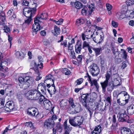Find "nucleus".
Returning a JSON list of instances; mask_svg holds the SVG:
<instances>
[{"instance_id": "nucleus-1", "label": "nucleus", "mask_w": 134, "mask_h": 134, "mask_svg": "<svg viewBox=\"0 0 134 134\" xmlns=\"http://www.w3.org/2000/svg\"><path fill=\"white\" fill-rule=\"evenodd\" d=\"M25 96L28 99L30 100H39V103L42 104L46 98L40 92L36 89H34L28 91L25 93Z\"/></svg>"}, {"instance_id": "nucleus-2", "label": "nucleus", "mask_w": 134, "mask_h": 134, "mask_svg": "<svg viewBox=\"0 0 134 134\" xmlns=\"http://www.w3.org/2000/svg\"><path fill=\"white\" fill-rule=\"evenodd\" d=\"M84 120L85 119L83 117L80 116H76L70 118L69 122V123L74 126H80L83 124Z\"/></svg>"}, {"instance_id": "nucleus-3", "label": "nucleus", "mask_w": 134, "mask_h": 134, "mask_svg": "<svg viewBox=\"0 0 134 134\" xmlns=\"http://www.w3.org/2000/svg\"><path fill=\"white\" fill-rule=\"evenodd\" d=\"M126 113V111L124 108L121 109V110L118 114L117 116L119 121H126L129 119V116L127 115Z\"/></svg>"}, {"instance_id": "nucleus-4", "label": "nucleus", "mask_w": 134, "mask_h": 134, "mask_svg": "<svg viewBox=\"0 0 134 134\" xmlns=\"http://www.w3.org/2000/svg\"><path fill=\"white\" fill-rule=\"evenodd\" d=\"M52 76L51 75L49 74L48 75V76L46 77V80L44 81V83H42V84L41 83L38 86H40L41 85L42 86L41 88V90L43 93H44L46 90V87L45 86V83H48V81L49 80L51 82L53 83V80L52 79Z\"/></svg>"}, {"instance_id": "nucleus-5", "label": "nucleus", "mask_w": 134, "mask_h": 134, "mask_svg": "<svg viewBox=\"0 0 134 134\" xmlns=\"http://www.w3.org/2000/svg\"><path fill=\"white\" fill-rule=\"evenodd\" d=\"M90 71L93 76H97L99 73L100 70L97 65L95 64H93L90 66Z\"/></svg>"}, {"instance_id": "nucleus-6", "label": "nucleus", "mask_w": 134, "mask_h": 134, "mask_svg": "<svg viewBox=\"0 0 134 134\" xmlns=\"http://www.w3.org/2000/svg\"><path fill=\"white\" fill-rule=\"evenodd\" d=\"M40 18L38 17H36L34 19V24L32 25V29L33 32H35V34H37V32L40 30V23H41V21L40 20Z\"/></svg>"}, {"instance_id": "nucleus-7", "label": "nucleus", "mask_w": 134, "mask_h": 134, "mask_svg": "<svg viewBox=\"0 0 134 134\" xmlns=\"http://www.w3.org/2000/svg\"><path fill=\"white\" fill-rule=\"evenodd\" d=\"M86 77H88V80L91 84V86L92 87L94 85L95 87L96 90L97 91H98L99 88V85L97 83V81L96 80H92L91 77L89 75L88 73H86V75L85 76Z\"/></svg>"}, {"instance_id": "nucleus-8", "label": "nucleus", "mask_w": 134, "mask_h": 134, "mask_svg": "<svg viewBox=\"0 0 134 134\" xmlns=\"http://www.w3.org/2000/svg\"><path fill=\"white\" fill-rule=\"evenodd\" d=\"M14 103L13 101H8L6 103L4 106V109L7 112L11 111L14 109Z\"/></svg>"}, {"instance_id": "nucleus-9", "label": "nucleus", "mask_w": 134, "mask_h": 134, "mask_svg": "<svg viewBox=\"0 0 134 134\" xmlns=\"http://www.w3.org/2000/svg\"><path fill=\"white\" fill-rule=\"evenodd\" d=\"M25 80H26V82L24 85V87H23L25 89L27 88L30 85H31L34 81L33 77L28 76L25 77Z\"/></svg>"}, {"instance_id": "nucleus-10", "label": "nucleus", "mask_w": 134, "mask_h": 134, "mask_svg": "<svg viewBox=\"0 0 134 134\" xmlns=\"http://www.w3.org/2000/svg\"><path fill=\"white\" fill-rule=\"evenodd\" d=\"M43 105L45 108L47 110H53L54 107L52 106V104L51 101L47 100L46 98L43 101Z\"/></svg>"}, {"instance_id": "nucleus-11", "label": "nucleus", "mask_w": 134, "mask_h": 134, "mask_svg": "<svg viewBox=\"0 0 134 134\" xmlns=\"http://www.w3.org/2000/svg\"><path fill=\"white\" fill-rule=\"evenodd\" d=\"M112 74L113 75H116L117 74L116 68L114 65L109 69L108 71L106 73L105 75L110 78Z\"/></svg>"}, {"instance_id": "nucleus-12", "label": "nucleus", "mask_w": 134, "mask_h": 134, "mask_svg": "<svg viewBox=\"0 0 134 134\" xmlns=\"http://www.w3.org/2000/svg\"><path fill=\"white\" fill-rule=\"evenodd\" d=\"M104 38V35L102 32L100 34H96V36L93 37V40L96 43H100L103 40Z\"/></svg>"}, {"instance_id": "nucleus-13", "label": "nucleus", "mask_w": 134, "mask_h": 134, "mask_svg": "<svg viewBox=\"0 0 134 134\" xmlns=\"http://www.w3.org/2000/svg\"><path fill=\"white\" fill-rule=\"evenodd\" d=\"M105 80L103 82H101L100 84L102 88V91L103 93L106 91V89L109 85V80L110 78L105 75Z\"/></svg>"}, {"instance_id": "nucleus-14", "label": "nucleus", "mask_w": 134, "mask_h": 134, "mask_svg": "<svg viewBox=\"0 0 134 134\" xmlns=\"http://www.w3.org/2000/svg\"><path fill=\"white\" fill-rule=\"evenodd\" d=\"M7 62L6 60H2V62L0 64V70L3 72H7L8 71V68L6 67L8 65Z\"/></svg>"}, {"instance_id": "nucleus-15", "label": "nucleus", "mask_w": 134, "mask_h": 134, "mask_svg": "<svg viewBox=\"0 0 134 134\" xmlns=\"http://www.w3.org/2000/svg\"><path fill=\"white\" fill-rule=\"evenodd\" d=\"M27 114L31 116H36L38 114V112L35 109L33 108L28 109Z\"/></svg>"}, {"instance_id": "nucleus-16", "label": "nucleus", "mask_w": 134, "mask_h": 134, "mask_svg": "<svg viewBox=\"0 0 134 134\" xmlns=\"http://www.w3.org/2000/svg\"><path fill=\"white\" fill-rule=\"evenodd\" d=\"M54 121L49 119L45 120L44 122V126L47 127H53L54 126Z\"/></svg>"}, {"instance_id": "nucleus-17", "label": "nucleus", "mask_w": 134, "mask_h": 134, "mask_svg": "<svg viewBox=\"0 0 134 134\" xmlns=\"http://www.w3.org/2000/svg\"><path fill=\"white\" fill-rule=\"evenodd\" d=\"M36 9L35 8H30V10L23 14L24 15L27 17H32L35 14Z\"/></svg>"}, {"instance_id": "nucleus-18", "label": "nucleus", "mask_w": 134, "mask_h": 134, "mask_svg": "<svg viewBox=\"0 0 134 134\" xmlns=\"http://www.w3.org/2000/svg\"><path fill=\"white\" fill-rule=\"evenodd\" d=\"M3 8L0 5V20L2 21V24L4 25L5 21V13L3 12Z\"/></svg>"}, {"instance_id": "nucleus-19", "label": "nucleus", "mask_w": 134, "mask_h": 134, "mask_svg": "<svg viewBox=\"0 0 134 134\" xmlns=\"http://www.w3.org/2000/svg\"><path fill=\"white\" fill-rule=\"evenodd\" d=\"M75 51L78 54L80 53L82 49L81 43L78 42L76 43L75 46Z\"/></svg>"}, {"instance_id": "nucleus-20", "label": "nucleus", "mask_w": 134, "mask_h": 134, "mask_svg": "<svg viewBox=\"0 0 134 134\" xmlns=\"http://www.w3.org/2000/svg\"><path fill=\"white\" fill-rule=\"evenodd\" d=\"M70 4L77 9H80L82 6V4L78 1H76L75 3L71 2H70Z\"/></svg>"}, {"instance_id": "nucleus-21", "label": "nucleus", "mask_w": 134, "mask_h": 134, "mask_svg": "<svg viewBox=\"0 0 134 134\" xmlns=\"http://www.w3.org/2000/svg\"><path fill=\"white\" fill-rule=\"evenodd\" d=\"M101 131V126L99 125L96 126L93 131L91 132V134H99Z\"/></svg>"}, {"instance_id": "nucleus-22", "label": "nucleus", "mask_w": 134, "mask_h": 134, "mask_svg": "<svg viewBox=\"0 0 134 134\" xmlns=\"http://www.w3.org/2000/svg\"><path fill=\"white\" fill-rule=\"evenodd\" d=\"M104 98L105 100L104 101L107 102V106L109 107L111 104V95L110 94L105 95V96Z\"/></svg>"}, {"instance_id": "nucleus-23", "label": "nucleus", "mask_w": 134, "mask_h": 134, "mask_svg": "<svg viewBox=\"0 0 134 134\" xmlns=\"http://www.w3.org/2000/svg\"><path fill=\"white\" fill-rule=\"evenodd\" d=\"M107 105L105 107H103V104L102 103H98L96 106L97 109L100 111H103L107 109Z\"/></svg>"}, {"instance_id": "nucleus-24", "label": "nucleus", "mask_w": 134, "mask_h": 134, "mask_svg": "<svg viewBox=\"0 0 134 134\" xmlns=\"http://www.w3.org/2000/svg\"><path fill=\"white\" fill-rule=\"evenodd\" d=\"M18 80L20 83L19 84V86L23 88L24 87V84L25 83L26 80H25V77H19L18 78Z\"/></svg>"}, {"instance_id": "nucleus-25", "label": "nucleus", "mask_w": 134, "mask_h": 134, "mask_svg": "<svg viewBox=\"0 0 134 134\" xmlns=\"http://www.w3.org/2000/svg\"><path fill=\"white\" fill-rule=\"evenodd\" d=\"M131 131L128 128L125 127H123L121 130V134H131Z\"/></svg>"}, {"instance_id": "nucleus-26", "label": "nucleus", "mask_w": 134, "mask_h": 134, "mask_svg": "<svg viewBox=\"0 0 134 134\" xmlns=\"http://www.w3.org/2000/svg\"><path fill=\"white\" fill-rule=\"evenodd\" d=\"M127 111L128 114L132 115L134 114V104L128 107Z\"/></svg>"}, {"instance_id": "nucleus-27", "label": "nucleus", "mask_w": 134, "mask_h": 134, "mask_svg": "<svg viewBox=\"0 0 134 134\" xmlns=\"http://www.w3.org/2000/svg\"><path fill=\"white\" fill-rule=\"evenodd\" d=\"M52 32L55 36H57L58 35L60 34V29L57 26L55 25L54 26V31H52Z\"/></svg>"}, {"instance_id": "nucleus-28", "label": "nucleus", "mask_w": 134, "mask_h": 134, "mask_svg": "<svg viewBox=\"0 0 134 134\" xmlns=\"http://www.w3.org/2000/svg\"><path fill=\"white\" fill-rule=\"evenodd\" d=\"M93 50L95 53V55L97 56L100 55L102 52V49L101 47L99 48L94 47L93 48Z\"/></svg>"}, {"instance_id": "nucleus-29", "label": "nucleus", "mask_w": 134, "mask_h": 134, "mask_svg": "<svg viewBox=\"0 0 134 134\" xmlns=\"http://www.w3.org/2000/svg\"><path fill=\"white\" fill-rule=\"evenodd\" d=\"M87 35V34H84L82 33L81 34V38L83 41H84L86 40H88V39H90L91 38H92L93 36V34L92 35H91V36L90 37H89V35Z\"/></svg>"}, {"instance_id": "nucleus-30", "label": "nucleus", "mask_w": 134, "mask_h": 134, "mask_svg": "<svg viewBox=\"0 0 134 134\" xmlns=\"http://www.w3.org/2000/svg\"><path fill=\"white\" fill-rule=\"evenodd\" d=\"M64 126L65 131L70 132L72 130V127H70V125H68L67 124V121L66 120L64 122Z\"/></svg>"}, {"instance_id": "nucleus-31", "label": "nucleus", "mask_w": 134, "mask_h": 134, "mask_svg": "<svg viewBox=\"0 0 134 134\" xmlns=\"http://www.w3.org/2000/svg\"><path fill=\"white\" fill-rule=\"evenodd\" d=\"M75 112L74 113H76L80 112L81 110V105L79 104H76V105L74 108Z\"/></svg>"}, {"instance_id": "nucleus-32", "label": "nucleus", "mask_w": 134, "mask_h": 134, "mask_svg": "<svg viewBox=\"0 0 134 134\" xmlns=\"http://www.w3.org/2000/svg\"><path fill=\"white\" fill-rule=\"evenodd\" d=\"M48 92L50 93H54V94L55 91V89L54 85L53 83L51 87L49 89H47Z\"/></svg>"}, {"instance_id": "nucleus-33", "label": "nucleus", "mask_w": 134, "mask_h": 134, "mask_svg": "<svg viewBox=\"0 0 134 134\" xmlns=\"http://www.w3.org/2000/svg\"><path fill=\"white\" fill-rule=\"evenodd\" d=\"M84 59V56L83 55H79L77 57L76 60L79 64H81L82 61Z\"/></svg>"}, {"instance_id": "nucleus-34", "label": "nucleus", "mask_w": 134, "mask_h": 134, "mask_svg": "<svg viewBox=\"0 0 134 134\" xmlns=\"http://www.w3.org/2000/svg\"><path fill=\"white\" fill-rule=\"evenodd\" d=\"M85 22V20L82 18H79L76 21V24L78 26L83 24Z\"/></svg>"}, {"instance_id": "nucleus-35", "label": "nucleus", "mask_w": 134, "mask_h": 134, "mask_svg": "<svg viewBox=\"0 0 134 134\" xmlns=\"http://www.w3.org/2000/svg\"><path fill=\"white\" fill-rule=\"evenodd\" d=\"M116 99H117V103L120 105H124L127 102L128 100L127 99L125 100V103L124 102L123 100L120 101V98H118V96L116 97Z\"/></svg>"}, {"instance_id": "nucleus-36", "label": "nucleus", "mask_w": 134, "mask_h": 134, "mask_svg": "<svg viewBox=\"0 0 134 134\" xmlns=\"http://www.w3.org/2000/svg\"><path fill=\"white\" fill-rule=\"evenodd\" d=\"M90 42L88 40L84 41L82 44V48L83 49H85V48H88L90 46Z\"/></svg>"}, {"instance_id": "nucleus-37", "label": "nucleus", "mask_w": 134, "mask_h": 134, "mask_svg": "<svg viewBox=\"0 0 134 134\" xmlns=\"http://www.w3.org/2000/svg\"><path fill=\"white\" fill-rule=\"evenodd\" d=\"M15 55L18 58H21L23 57L24 54L22 52L17 51L15 53Z\"/></svg>"}, {"instance_id": "nucleus-38", "label": "nucleus", "mask_w": 134, "mask_h": 134, "mask_svg": "<svg viewBox=\"0 0 134 134\" xmlns=\"http://www.w3.org/2000/svg\"><path fill=\"white\" fill-rule=\"evenodd\" d=\"M74 99L72 98H70L69 100V105L72 108H74L76 105L74 102Z\"/></svg>"}, {"instance_id": "nucleus-39", "label": "nucleus", "mask_w": 134, "mask_h": 134, "mask_svg": "<svg viewBox=\"0 0 134 134\" xmlns=\"http://www.w3.org/2000/svg\"><path fill=\"white\" fill-rule=\"evenodd\" d=\"M62 71L63 73H64L66 75H69L71 73L70 71L66 68L62 69Z\"/></svg>"}, {"instance_id": "nucleus-40", "label": "nucleus", "mask_w": 134, "mask_h": 134, "mask_svg": "<svg viewBox=\"0 0 134 134\" xmlns=\"http://www.w3.org/2000/svg\"><path fill=\"white\" fill-rule=\"evenodd\" d=\"M114 87V85L113 84H112L111 82L109 83L107 89L108 91H112Z\"/></svg>"}, {"instance_id": "nucleus-41", "label": "nucleus", "mask_w": 134, "mask_h": 134, "mask_svg": "<svg viewBox=\"0 0 134 134\" xmlns=\"http://www.w3.org/2000/svg\"><path fill=\"white\" fill-rule=\"evenodd\" d=\"M60 107L63 108H66V106L67 105L66 101L65 100H62L60 102Z\"/></svg>"}, {"instance_id": "nucleus-42", "label": "nucleus", "mask_w": 134, "mask_h": 134, "mask_svg": "<svg viewBox=\"0 0 134 134\" xmlns=\"http://www.w3.org/2000/svg\"><path fill=\"white\" fill-rule=\"evenodd\" d=\"M116 16L118 19L120 20L122 19L125 17L124 15L120 12H118L117 13Z\"/></svg>"}, {"instance_id": "nucleus-43", "label": "nucleus", "mask_w": 134, "mask_h": 134, "mask_svg": "<svg viewBox=\"0 0 134 134\" xmlns=\"http://www.w3.org/2000/svg\"><path fill=\"white\" fill-rule=\"evenodd\" d=\"M25 126L29 127L30 129H33L34 128L33 125L31 122H27L25 123Z\"/></svg>"}, {"instance_id": "nucleus-44", "label": "nucleus", "mask_w": 134, "mask_h": 134, "mask_svg": "<svg viewBox=\"0 0 134 134\" xmlns=\"http://www.w3.org/2000/svg\"><path fill=\"white\" fill-rule=\"evenodd\" d=\"M89 95V94L87 93L82 94L81 95V98L83 101H86Z\"/></svg>"}, {"instance_id": "nucleus-45", "label": "nucleus", "mask_w": 134, "mask_h": 134, "mask_svg": "<svg viewBox=\"0 0 134 134\" xmlns=\"http://www.w3.org/2000/svg\"><path fill=\"white\" fill-rule=\"evenodd\" d=\"M118 125L117 123H113L111 127L112 131H115L118 129Z\"/></svg>"}, {"instance_id": "nucleus-46", "label": "nucleus", "mask_w": 134, "mask_h": 134, "mask_svg": "<svg viewBox=\"0 0 134 134\" xmlns=\"http://www.w3.org/2000/svg\"><path fill=\"white\" fill-rule=\"evenodd\" d=\"M92 31H91V30L90 29V28L88 29H86L85 31L83 33L84 34H87V35L89 34V37H90L91 35H92Z\"/></svg>"}, {"instance_id": "nucleus-47", "label": "nucleus", "mask_w": 134, "mask_h": 134, "mask_svg": "<svg viewBox=\"0 0 134 134\" xmlns=\"http://www.w3.org/2000/svg\"><path fill=\"white\" fill-rule=\"evenodd\" d=\"M47 14L45 13H42L41 14V15L40 17H38L40 18V20L41 19H46L47 18Z\"/></svg>"}, {"instance_id": "nucleus-48", "label": "nucleus", "mask_w": 134, "mask_h": 134, "mask_svg": "<svg viewBox=\"0 0 134 134\" xmlns=\"http://www.w3.org/2000/svg\"><path fill=\"white\" fill-rule=\"evenodd\" d=\"M0 22L1 23V24L3 25V26H4V32L7 33L8 32H9L10 31V29L7 26H6L5 25V24L6 21H5V24H4V25L2 24V21L0 20Z\"/></svg>"}, {"instance_id": "nucleus-49", "label": "nucleus", "mask_w": 134, "mask_h": 134, "mask_svg": "<svg viewBox=\"0 0 134 134\" xmlns=\"http://www.w3.org/2000/svg\"><path fill=\"white\" fill-rule=\"evenodd\" d=\"M87 8L86 7H84L83 8L81 12V13L82 15H86L87 13Z\"/></svg>"}, {"instance_id": "nucleus-50", "label": "nucleus", "mask_w": 134, "mask_h": 134, "mask_svg": "<svg viewBox=\"0 0 134 134\" xmlns=\"http://www.w3.org/2000/svg\"><path fill=\"white\" fill-rule=\"evenodd\" d=\"M128 63V61L126 60L122 62L121 65V68L122 69H124L127 66V63Z\"/></svg>"}, {"instance_id": "nucleus-51", "label": "nucleus", "mask_w": 134, "mask_h": 134, "mask_svg": "<svg viewBox=\"0 0 134 134\" xmlns=\"http://www.w3.org/2000/svg\"><path fill=\"white\" fill-rule=\"evenodd\" d=\"M134 3V0H128L126 2V4L128 6L132 5Z\"/></svg>"}, {"instance_id": "nucleus-52", "label": "nucleus", "mask_w": 134, "mask_h": 134, "mask_svg": "<svg viewBox=\"0 0 134 134\" xmlns=\"http://www.w3.org/2000/svg\"><path fill=\"white\" fill-rule=\"evenodd\" d=\"M76 82L77 83L76 85H78L82 83L83 82V80L82 78L79 79L77 80L76 81Z\"/></svg>"}, {"instance_id": "nucleus-53", "label": "nucleus", "mask_w": 134, "mask_h": 134, "mask_svg": "<svg viewBox=\"0 0 134 134\" xmlns=\"http://www.w3.org/2000/svg\"><path fill=\"white\" fill-rule=\"evenodd\" d=\"M29 2L26 0H22V4L23 5L28 6Z\"/></svg>"}, {"instance_id": "nucleus-54", "label": "nucleus", "mask_w": 134, "mask_h": 134, "mask_svg": "<svg viewBox=\"0 0 134 134\" xmlns=\"http://www.w3.org/2000/svg\"><path fill=\"white\" fill-rule=\"evenodd\" d=\"M122 57L123 58L125 59L126 60H127V54L126 52L125 51H124L122 53Z\"/></svg>"}, {"instance_id": "nucleus-55", "label": "nucleus", "mask_w": 134, "mask_h": 134, "mask_svg": "<svg viewBox=\"0 0 134 134\" xmlns=\"http://www.w3.org/2000/svg\"><path fill=\"white\" fill-rule=\"evenodd\" d=\"M106 7L108 10L109 11L112 8V6L108 3H107L106 4Z\"/></svg>"}, {"instance_id": "nucleus-56", "label": "nucleus", "mask_w": 134, "mask_h": 134, "mask_svg": "<svg viewBox=\"0 0 134 134\" xmlns=\"http://www.w3.org/2000/svg\"><path fill=\"white\" fill-rule=\"evenodd\" d=\"M111 25L113 27H116L118 26V23L113 20L111 22Z\"/></svg>"}, {"instance_id": "nucleus-57", "label": "nucleus", "mask_w": 134, "mask_h": 134, "mask_svg": "<svg viewBox=\"0 0 134 134\" xmlns=\"http://www.w3.org/2000/svg\"><path fill=\"white\" fill-rule=\"evenodd\" d=\"M4 101L1 99H0V108H1L4 106Z\"/></svg>"}, {"instance_id": "nucleus-58", "label": "nucleus", "mask_w": 134, "mask_h": 134, "mask_svg": "<svg viewBox=\"0 0 134 134\" xmlns=\"http://www.w3.org/2000/svg\"><path fill=\"white\" fill-rule=\"evenodd\" d=\"M67 41L66 40H65L61 42L60 43L61 45H63L64 46V48L67 47Z\"/></svg>"}, {"instance_id": "nucleus-59", "label": "nucleus", "mask_w": 134, "mask_h": 134, "mask_svg": "<svg viewBox=\"0 0 134 134\" xmlns=\"http://www.w3.org/2000/svg\"><path fill=\"white\" fill-rule=\"evenodd\" d=\"M75 54V53L74 51H71V53L70 56L72 57V58L74 59H75L76 58Z\"/></svg>"}, {"instance_id": "nucleus-60", "label": "nucleus", "mask_w": 134, "mask_h": 134, "mask_svg": "<svg viewBox=\"0 0 134 134\" xmlns=\"http://www.w3.org/2000/svg\"><path fill=\"white\" fill-rule=\"evenodd\" d=\"M93 48H94V47L91 46L87 48L90 54L92 53V50H93Z\"/></svg>"}, {"instance_id": "nucleus-61", "label": "nucleus", "mask_w": 134, "mask_h": 134, "mask_svg": "<svg viewBox=\"0 0 134 134\" xmlns=\"http://www.w3.org/2000/svg\"><path fill=\"white\" fill-rule=\"evenodd\" d=\"M63 21V20L62 19H60L59 20L56 21V23L57 24L60 25L61 24Z\"/></svg>"}, {"instance_id": "nucleus-62", "label": "nucleus", "mask_w": 134, "mask_h": 134, "mask_svg": "<svg viewBox=\"0 0 134 134\" xmlns=\"http://www.w3.org/2000/svg\"><path fill=\"white\" fill-rule=\"evenodd\" d=\"M114 85V86H117L120 85V82L119 81L116 79L114 81L113 83Z\"/></svg>"}, {"instance_id": "nucleus-63", "label": "nucleus", "mask_w": 134, "mask_h": 134, "mask_svg": "<svg viewBox=\"0 0 134 134\" xmlns=\"http://www.w3.org/2000/svg\"><path fill=\"white\" fill-rule=\"evenodd\" d=\"M14 13L13 9L9 10L7 12V14L9 16H10Z\"/></svg>"}, {"instance_id": "nucleus-64", "label": "nucleus", "mask_w": 134, "mask_h": 134, "mask_svg": "<svg viewBox=\"0 0 134 134\" xmlns=\"http://www.w3.org/2000/svg\"><path fill=\"white\" fill-rule=\"evenodd\" d=\"M130 130L131 131V133L132 132L134 134V124L131 125L130 126Z\"/></svg>"}]
</instances>
